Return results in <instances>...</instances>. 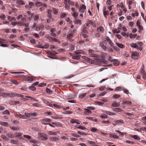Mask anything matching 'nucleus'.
Here are the masks:
<instances>
[{
  "mask_svg": "<svg viewBox=\"0 0 146 146\" xmlns=\"http://www.w3.org/2000/svg\"><path fill=\"white\" fill-rule=\"evenodd\" d=\"M52 10L54 13L55 15H56L58 13V11L56 8H53Z\"/></svg>",
  "mask_w": 146,
  "mask_h": 146,
  "instance_id": "obj_40",
  "label": "nucleus"
},
{
  "mask_svg": "<svg viewBox=\"0 0 146 146\" xmlns=\"http://www.w3.org/2000/svg\"><path fill=\"white\" fill-rule=\"evenodd\" d=\"M53 106L54 107L58 109H60L61 108L60 106L56 104H53Z\"/></svg>",
  "mask_w": 146,
  "mask_h": 146,
  "instance_id": "obj_45",
  "label": "nucleus"
},
{
  "mask_svg": "<svg viewBox=\"0 0 146 146\" xmlns=\"http://www.w3.org/2000/svg\"><path fill=\"white\" fill-rule=\"evenodd\" d=\"M131 57L134 60H137L139 58V54L137 52H133L131 56Z\"/></svg>",
  "mask_w": 146,
  "mask_h": 146,
  "instance_id": "obj_3",
  "label": "nucleus"
},
{
  "mask_svg": "<svg viewBox=\"0 0 146 146\" xmlns=\"http://www.w3.org/2000/svg\"><path fill=\"white\" fill-rule=\"evenodd\" d=\"M113 98H115L117 99L120 97V96L118 94H115L113 96Z\"/></svg>",
  "mask_w": 146,
  "mask_h": 146,
  "instance_id": "obj_60",
  "label": "nucleus"
},
{
  "mask_svg": "<svg viewBox=\"0 0 146 146\" xmlns=\"http://www.w3.org/2000/svg\"><path fill=\"white\" fill-rule=\"evenodd\" d=\"M52 123L56 126H60L61 125V124L59 122H52Z\"/></svg>",
  "mask_w": 146,
  "mask_h": 146,
  "instance_id": "obj_34",
  "label": "nucleus"
},
{
  "mask_svg": "<svg viewBox=\"0 0 146 146\" xmlns=\"http://www.w3.org/2000/svg\"><path fill=\"white\" fill-rule=\"evenodd\" d=\"M52 11V10L51 9L48 10L47 11V17L50 19H51L52 17L51 14Z\"/></svg>",
  "mask_w": 146,
  "mask_h": 146,
  "instance_id": "obj_7",
  "label": "nucleus"
},
{
  "mask_svg": "<svg viewBox=\"0 0 146 146\" xmlns=\"http://www.w3.org/2000/svg\"><path fill=\"white\" fill-rule=\"evenodd\" d=\"M131 15L133 17H135V16H137L138 15V13L136 11L134 13H132Z\"/></svg>",
  "mask_w": 146,
  "mask_h": 146,
  "instance_id": "obj_46",
  "label": "nucleus"
},
{
  "mask_svg": "<svg viewBox=\"0 0 146 146\" xmlns=\"http://www.w3.org/2000/svg\"><path fill=\"white\" fill-rule=\"evenodd\" d=\"M113 122L116 124H117L119 123H123V121L122 120L119 119L114 120L113 121Z\"/></svg>",
  "mask_w": 146,
  "mask_h": 146,
  "instance_id": "obj_12",
  "label": "nucleus"
},
{
  "mask_svg": "<svg viewBox=\"0 0 146 146\" xmlns=\"http://www.w3.org/2000/svg\"><path fill=\"white\" fill-rule=\"evenodd\" d=\"M90 130L92 132H95L98 131V129L95 127H92L91 128Z\"/></svg>",
  "mask_w": 146,
  "mask_h": 146,
  "instance_id": "obj_31",
  "label": "nucleus"
},
{
  "mask_svg": "<svg viewBox=\"0 0 146 146\" xmlns=\"http://www.w3.org/2000/svg\"><path fill=\"white\" fill-rule=\"evenodd\" d=\"M97 30L98 32L99 33H103L104 31V28L102 27H98Z\"/></svg>",
  "mask_w": 146,
  "mask_h": 146,
  "instance_id": "obj_10",
  "label": "nucleus"
},
{
  "mask_svg": "<svg viewBox=\"0 0 146 146\" xmlns=\"http://www.w3.org/2000/svg\"><path fill=\"white\" fill-rule=\"evenodd\" d=\"M115 44L117 46L120 48H123L124 47V46L122 44H119L117 42L115 43Z\"/></svg>",
  "mask_w": 146,
  "mask_h": 146,
  "instance_id": "obj_22",
  "label": "nucleus"
},
{
  "mask_svg": "<svg viewBox=\"0 0 146 146\" xmlns=\"http://www.w3.org/2000/svg\"><path fill=\"white\" fill-rule=\"evenodd\" d=\"M46 84L45 83H42L39 84V86L40 87H42L46 85Z\"/></svg>",
  "mask_w": 146,
  "mask_h": 146,
  "instance_id": "obj_52",
  "label": "nucleus"
},
{
  "mask_svg": "<svg viewBox=\"0 0 146 146\" xmlns=\"http://www.w3.org/2000/svg\"><path fill=\"white\" fill-rule=\"evenodd\" d=\"M42 121L43 122H51V120L50 119H48L47 118H45L42 119Z\"/></svg>",
  "mask_w": 146,
  "mask_h": 146,
  "instance_id": "obj_24",
  "label": "nucleus"
},
{
  "mask_svg": "<svg viewBox=\"0 0 146 146\" xmlns=\"http://www.w3.org/2000/svg\"><path fill=\"white\" fill-rule=\"evenodd\" d=\"M109 11H106L103 13L105 17L106 18L107 15L109 14Z\"/></svg>",
  "mask_w": 146,
  "mask_h": 146,
  "instance_id": "obj_28",
  "label": "nucleus"
},
{
  "mask_svg": "<svg viewBox=\"0 0 146 146\" xmlns=\"http://www.w3.org/2000/svg\"><path fill=\"white\" fill-rule=\"evenodd\" d=\"M123 104H124L131 105V102L130 101H127L124 102Z\"/></svg>",
  "mask_w": 146,
  "mask_h": 146,
  "instance_id": "obj_50",
  "label": "nucleus"
},
{
  "mask_svg": "<svg viewBox=\"0 0 146 146\" xmlns=\"http://www.w3.org/2000/svg\"><path fill=\"white\" fill-rule=\"evenodd\" d=\"M78 129H81L82 130H84L86 129V127L84 126H82L81 125L78 126V127H77Z\"/></svg>",
  "mask_w": 146,
  "mask_h": 146,
  "instance_id": "obj_54",
  "label": "nucleus"
},
{
  "mask_svg": "<svg viewBox=\"0 0 146 146\" xmlns=\"http://www.w3.org/2000/svg\"><path fill=\"white\" fill-rule=\"evenodd\" d=\"M29 88L32 91H35L36 90V88L34 86H29Z\"/></svg>",
  "mask_w": 146,
  "mask_h": 146,
  "instance_id": "obj_32",
  "label": "nucleus"
},
{
  "mask_svg": "<svg viewBox=\"0 0 146 146\" xmlns=\"http://www.w3.org/2000/svg\"><path fill=\"white\" fill-rule=\"evenodd\" d=\"M110 137H111L115 139H119V137L115 133L111 134H110Z\"/></svg>",
  "mask_w": 146,
  "mask_h": 146,
  "instance_id": "obj_11",
  "label": "nucleus"
},
{
  "mask_svg": "<svg viewBox=\"0 0 146 146\" xmlns=\"http://www.w3.org/2000/svg\"><path fill=\"white\" fill-rule=\"evenodd\" d=\"M114 62L113 64L115 66H117L119 64L117 60V61H115Z\"/></svg>",
  "mask_w": 146,
  "mask_h": 146,
  "instance_id": "obj_53",
  "label": "nucleus"
},
{
  "mask_svg": "<svg viewBox=\"0 0 146 146\" xmlns=\"http://www.w3.org/2000/svg\"><path fill=\"white\" fill-rule=\"evenodd\" d=\"M104 113H106L107 115H114V113L113 112H111L109 111H105Z\"/></svg>",
  "mask_w": 146,
  "mask_h": 146,
  "instance_id": "obj_25",
  "label": "nucleus"
},
{
  "mask_svg": "<svg viewBox=\"0 0 146 146\" xmlns=\"http://www.w3.org/2000/svg\"><path fill=\"white\" fill-rule=\"evenodd\" d=\"M72 113V111L68 110L66 111L65 112H64L63 113L64 114H71Z\"/></svg>",
  "mask_w": 146,
  "mask_h": 146,
  "instance_id": "obj_55",
  "label": "nucleus"
},
{
  "mask_svg": "<svg viewBox=\"0 0 146 146\" xmlns=\"http://www.w3.org/2000/svg\"><path fill=\"white\" fill-rule=\"evenodd\" d=\"M3 91L4 90L3 89L0 88V96H3Z\"/></svg>",
  "mask_w": 146,
  "mask_h": 146,
  "instance_id": "obj_56",
  "label": "nucleus"
},
{
  "mask_svg": "<svg viewBox=\"0 0 146 146\" xmlns=\"http://www.w3.org/2000/svg\"><path fill=\"white\" fill-rule=\"evenodd\" d=\"M14 95L15 96H17L18 97H20L21 98H24L25 96L22 94H15Z\"/></svg>",
  "mask_w": 146,
  "mask_h": 146,
  "instance_id": "obj_30",
  "label": "nucleus"
},
{
  "mask_svg": "<svg viewBox=\"0 0 146 146\" xmlns=\"http://www.w3.org/2000/svg\"><path fill=\"white\" fill-rule=\"evenodd\" d=\"M38 138L40 140H46L48 138V136L44 133L38 132Z\"/></svg>",
  "mask_w": 146,
  "mask_h": 146,
  "instance_id": "obj_1",
  "label": "nucleus"
},
{
  "mask_svg": "<svg viewBox=\"0 0 146 146\" xmlns=\"http://www.w3.org/2000/svg\"><path fill=\"white\" fill-rule=\"evenodd\" d=\"M36 6L37 7H40L42 5V3L41 2H38L36 3Z\"/></svg>",
  "mask_w": 146,
  "mask_h": 146,
  "instance_id": "obj_37",
  "label": "nucleus"
},
{
  "mask_svg": "<svg viewBox=\"0 0 146 146\" xmlns=\"http://www.w3.org/2000/svg\"><path fill=\"white\" fill-rule=\"evenodd\" d=\"M11 82L13 84H15V85H17L18 84V83L17 80H12Z\"/></svg>",
  "mask_w": 146,
  "mask_h": 146,
  "instance_id": "obj_51",
  "label": "nucleus"
},
{
  "mask_svg": "<svg viewBox=\"0 0 146 146\" xmlns=\"http://www.w3.org/2000/svg\"><path fill=\"white\" fill-rule=\"evenodd\" d=\"M75 53L77 54H85V52L83 50H76Z\"/></svg>",
  "mask_w": 146,
  "mask_h": 146,
  "instance_id": "obj_15",
  "label": "nucleus"
},
{
  "mask_svg": "<svg viewBox=\"0 0 146 146\" xmlns=\"http://www.w3.org/2000/svg\"><path fill=\"white\" fill-rule=\"evenodd\" d=\"M2 113L3 114H10V113L8 110H6L3 112Z\"/></svg>",
  "mask_w": 146,
  "mask_h": 146,
  "instance_id": "obj_33",
  "label": "nucleus"
},
{
  "mask_svg": "<svg viewBox=\"0 0 146 146\" xmlns=\"http://www.w3.org/2000/svg\"><path fill=\"white\" fill-rule=\"evenodd\" d=\"M122 90L123 91L124 93L127 94H128L129 93V91L127 89L125 88H123L122 89Z\"/></svg>",
  "mask_w": 146,
  "mask_h": 146,
  "instance_id": "obj_42",
  "label": "nucleus"
},
{
  "mask_svg": "<svg viewBox=\"0 0 146 146\" xmlns=\"http://www.w3.org/2000/svg\"><path fill=\"white\" fill-rule=\"evenodd\" d=\"M0 123L3 126H6L7 125L8 123L6 122L1 121L0 122Z\"/></svg>",
  "mask_w": 146,
  "mask_h": 146,
  "instance_id": "obj_44",
  "label": "nucleus"
},
{
  "mask_svg": "<svg viewBox=\"0 0 146 146\" xmlns=\"http://www.w3.org/2000/svg\"><path fill=\"white\" fill-rule=\"evenodd\" d=\"M77 133H78L82 135H87L86 133L85 132H80V131H78Z\"/></svg>",
  "mask_w": 146,
  "mask_h": 146,
  "instance_id": "obj_47",
  "label": "nucleus"
},
{
  "mask_svg": "<svg viewBox=\"0 0 146 146\" xmlns=\"http://www.w3.org/2000/svg\"><path fill=\"white\" fill-rule=\"evenodd\" d=\"M109 60L111 62H113L115 61H117V59L113 58V57L110 56L109 58Z\"/></svg>",
  "mask_w": 146,
  "mask_h": 146,
  "instance_id": "obj_27",
  "label": "nucleus"
},
{
  "mask_svg": "<svg viewBox=\"0 0 146 146\" xmlns=\"http://www.w3.org/2000/svg\"><path fill=\"white\" fill-rule=\"evenodd\" d=\"M46 92L49 94H50L52 93V91L49 88H47L46 90Z\"/></svg>",
  "mask_w": 146,
  "mask_h": 146,
  "instance_id": "obj_57",
  "label": "nucleus"
},
{
  "mask_svg": "<svg viewBox=\"0 0 146 146\" xmlns=\"http://www.w3.org/2000/svg\"><path fill=\"white\" fill-rule=\"evenodd\" d=\"M120 105L119 103H117L116 101H114L111 104V106L113 107H118Z\"/></svg>",
  "mask_w": 146,
  "mask_h": 146,
  "instance_id": "obj_13",
  "label": "nucleus"
},
{
  "mask_svg": "<svg viewBox=\"0 0 146 146\" xmlns=\"http://www.w3.org/2000/svg\"><path fill=\"white\" fill-rule=\"evenodd\" d=\"M19 103V102L18 101H15V100H12L11 101V104L12 105L17 104Z\"/></svg>",
  "mask_w": 146,
  "mask_h": 146,
  "instance_id": "obj_29",
  "label": "nucleus"
},
{
  "mask_svg": "<svg viewBox=\"0 0 146 146\" xmlns=\"http://www.w3.org/2000/svg\"><path fill=\"white\" fill-rule=\"evenodd\" d=\"M66 14L65 13H61V15H60V17L61 18H63L64 17H65Z\"/></svg>",
  "mask_w": 146,
  "mask_h": 146,
  "instance_id": "obj_61",
  "label": "nucleus"
},
{
  "mask_svg": "<svg viewBox=\"0 0 146 146\" xmlns=\"http://www.w3.org/2000/svg\"><path fill=\"white\" fill-rule=\"evenodd\" d=\"M133 137L135 139L139 140L140 139V138L137 135H135L133 136Z\"/></svg>",
  "mask_w": 146,
  "mask_h": 146,
  "instance_id": "obj_43",
  "label": "nucleus"
},
{
  "mask_svg": "<svg viewBox=\"0 0 146 146\" xmlns=\"http://www.w3.org/2000/svg\"><path fill=\"white\" fill-rule=\"evenodd\" d=\"M78 14L77 13L74 12L73 15V16L74 17L75 19H77V16H78Z\"/></svg>",
  "mask_w": 146,
  "mask_h": 146,
  "instance_id": "obj_35",
  "label": "nucleus"
},
{
  "mask_svg": "<svg viewBox=\"0 0 146 146\" xmlns=\"http://www.w3.org/2000/svg\"><path fill=\"white\" fill-rule=\"evenodd\" d=\"M86 118L87 119L91 120L92 121H94L95 122H97L98 121L97 119L92 117H87Z\"/></svg>",
  "mask_w": 146,
  "mask_h": 146,
  "instance_id": "obj_17",
  "label": "nucleus"
},
{
  "mask_svg": "<svg viewBox=\"0 0 146 146\" xmlns=\"http://www.w3.org/2000/svg\"><path fill=\"white\" fill-rule=\"evenodd\" d=\"M22 134L20 133H16L15 134V136L16 137L21 136Z\"/></svg>",
  "mask_w": 146,
  "mask_h": 146,
  "instance_id": "obj_63",
  "label": "nucleus"
},
{
  "mask_svg": "<svg viewBox=\"0 0 146 146\" xmlns=\"http://www.w3.org/2000/svg\"><path fill=\"white\" fill-rule=\"evenodd\" d=\"M88 52L90 56L95 57H98V55L94 54V51L93 50L90 49L89 50Z\"/></svg>",
  "mask_w": 146,
  "mask_h": 146,
  "instance_id": "obj_4",
  "label": "nucleus"
},
{
  "mask_svg": "<svg viewBox=\"0 0 146 146\" xmlns=\"http://www.w3.org/2000/svg\"><path fill=\"white\" fill-rule=\"evenodd\" d=\"M87 33H81L80 36L84 38H88V36L87 35Z\"/></svg>",
  "mask_w": 146,
  "mask_h": 146,
  "instance_id": "obj_21",
  "label": "nucleus"
},
{
  "mask_svg": "<svg viewBox=\"0 0 146 146\" xmlns=\"http://www.w3.org/2000/svg\"><path fill=\"white\" fill-rule=\"evenodd\" d=\"M10 128L11 129L17 131L19 130V128L18 127H15V126H13L11 127Z\"/></svg>",
  "mask_w": 146,
  "mask_h": 146,
  "instance_id": "obj_19",
  "label": "nucleus"
},
{
  "mask_svg": "<svg viewBox=\"0 0 146 146\" xmlns=\"http://www.w3.org/2000/svg\"><path fill=\"white\" fill-rule=\"evenodd\" d=\"M91 113V111L88 109V110H87V111H85V114L87 115H88L89 114Z\"/></svg>",
  "mask_w": 146,
  "mask_h": 146,
  "instance_id": "obj_49",
  "label": "nucleus"
},
{
  "mask_svg": "<svg viewBox=\"0 0 146 146\" xmlns=\"http://www.w3.org/2000/svg\"><path fill=\"white\" fill-rule=\"evenodd\" d=\"M23 117H22V119H28L29 118V116L28 113H25V114L23 115Z\"/></svg>",
  "mask_w": 146,
  "mask_h": 146,
  "instance_id": "obj_18",
  "label": "nucleus"
},
{
  "mask_svg": "<svg viewBox=\"0 0 146 146\" xmlns=\"http://www.w3.org/2000/svg\"><path fill=\"white\" fill-rule=\"evenodd\" d=\"M86 9V6L82 4V7H80L79 9V11L80 13H83L85 11V10Z\"/></svg>",
  "mask_w": 146,
  "mask_h": 146,
  "instance_id": "obj_5",
  "label": "nucleus"
},
{
  "mask_svg": "<svg viewBox=\"0 0 146 146\" xmlns=\"http://www.w3.org/2000/svg\"><path fill=\"white\" fill-rule=\"evenodd\" d=\"M113 110L115 111H121V109L120 108H114Z\"/></svg>",
  "mask_w": 146,
  "mask_h": 146,
  "instance_id": "obj_41",
  "label": "nucleus"
},
{
  "mask_svg": "<svg viewBox=\"0 0 146 146\" xmlns=\"http://www.w3.org/2000/svg\"><path fill=\"white\" fill-rule=\"evenodd\" d=\"M48 39L51 42L52 41H54L57 42H60L58 39H56V38L52 37L50 36H49Z\"/></svg>",
  "mask_w": 146,
  "mask_h": 146,
  "instance_id": "obj_8",
  "label": "nucleus"
},
{
  "mask_svg": "<svg viewBox=\"0 0 146 146\" xmlns=\"http://www.w3.org/2000/svg\"><path fill=\"white\" fill-rule=\"evenodd\" d=\"M131 46L132 47L136 49H138L140 50L142 49L141 46H139V45L136 43H133L131 45Z\"/></svg>",
  "mask_w": 146,
  "mask_h": 146,
  "instance_id": "obj_6",
  "label": "nucleus"
},
{
  "mask_svg": "<svg viewBox=\"0 0 146 146\" xmlns=\"http://www.w3.org/2000/svg\"><path fill=\"white\" fill-rule=\"evenodd\" d=\"M29 116L30 117V116H36L37 115V113L36 112H33L28 113Z\"/></svg>",
  "mask_w": 146,
  "mask_h": 146,
  "instance_id": "obj_23",
  "label": "nucleus"
},
{
  "mask_svg": "<svg viewBox=\"0 0 146 146\" xmlns=\"http://www.w3.org/2000/svg\"><path fill=\"white\" fill-rule=\"evenodd\" d=\"M76 20L74 21V23L76 24H79L80 25H81L82 24L81 21L80 20H78L76 19Z\"/></svg>",
  "mask_w": 146,
  "mask_h": 146,
  "instance_id": "obj_26",
  "label": "nucleus"
},
{
  "mask_svg": "<svg viewBox=\"0 0 146 146\" xmlns=\"http://www.w3.org/2000/svg\"><path fill=\"white\" fill-rule=\"evenodd\" d=\"M50 139H51L53 141H56V140L57 139V138L56 137H51L50 138Z\"/></svg>",
  "mask_w": 146,
  "mask_h": 146,
  "instance_id": "obj_58",
  "label": "nucleus"
},
{
  "mask_svg": "<svg viewBox=\"0 0 146 146\" xmlns=\"http://www.w3.org/2000/svg\"><path fill=\"white\" fill-rule=\"evenodd\" d=\"M103 42L105 44H107L108 42L110 45L111 47H113V43L112 42L111 40L108 36H105L102 37Z\"/></svg>",
  "mask_w": 146,
  "mask_h": 146,
  "instance_id": "obj_2",
  "label": "nucleus"
},
{
  "mask_svg": "<svg viewBox=\"0 0 146 146\" xmlns=\"http://www.w3.org/2000/svg\"><path fill=\"white\" fill-rule=\"evenodd\" d=\"M73 34L70 32H68L67 35H66V38L68 39H70L73 36Z\"/></svg>",
  "mask_w": 146,
  "mask_h": 146,
  "instance_id": "obj_9",
  "label": "nucleus"
},
{
  "mask_svg": "<svg viewBox=\"0 0 146 146\" xmlns=\"http://www.w3.org/2000/svg\"><path fill=\"white\" fill-rule=\"evenodd\" d=\"M137 34H134L133 35L132 33H131L129 35V37L130 38H135L137 36Z\"/></svg>",
  "mask_w": 146,
  "mask_h": 146,
  "instance_id": "obj_36",
  "label": "nucleus"
},
{
  "mask_svg": "<svg viewBox=\"0 0 146 146\" xmlns=\"http://www.w3.org/2000/svg\"><path fill=\"white\" fill-rule=\"evenodd\" d=\"M86 95V93H81L79 96V97L81 99H82Z\"/></svg>",
  "mask_w": 146,
  "mask_h": 146,
  "instance_id": "obj_20",
  "label": "nucleus"
},
{
  "mask_svg": "<svg viewBox=\"0 0 146 146\" xmlns=\"http://www.w3.org/2000/svg\"><path fill=\"white\" fill-rule=\"evenodd\" d=\"M16 3L17 4H20L22 5H24L25 4L24 2L22 0H17Z\"/></svg>",
  "mask_w": 146,
  "mask_h": 146,
  "instance_id": "obj_16",
  "label": "nucleus"
},
{
  "mask_svg": "<svg viewBox=\"0 0 146 146\" xmlns=\"http://www.w3.org/2000/svg\"><path fill=\"white\" fill-rule=\"evenodd\" d=\"M23 137L25 138L28 139H30L31 138V136L27 135H23Z\"/></svg>",
  "mask_w": 146,
  "mask_h": 146,
  "instance_id": "obj_64",
  "label": "nucleus"
},
{
  "mask_svg": "<svg viewBox=\"0 0 146 146\" xmlns=\"http://www.w3.org/2000/svg\"><path fill=\"white\" fill-rule=\"evenodd\" d=\"M52 117L54 119H59L60 118L57 115H56L54 116H52Z\"/></svg>",
  "mask_w": 146,
  "mask_h": 146,
  "instance_id": "obj_59",
  "label": "nucleus"
},
{
  "mask_svg": "<svg viewBox=\"0 0 146 146\" xmlns=\"http://www.w3.org/2000/svg\"><path fill=\"white\" fill-rule=\"evenodd\" d=\"M115 131L119 133L120 135L121 136H123L124 134L123 133L121 132L119 130H115Z\"/></svg>",
  "mask_w": 146,
  "mask_h": 146,
  "instance_id": "obj_48",
  "label": "nucleus"
},
{
  "mask_svg": "<svg viewBox=\"0 0 146 146\" xmlns=\"http://www.w3.org/2000/svg\"><path fill=\"white\" fill-rule=\"evenodd\" d=\"M27 81L30 82H31L34 80V78L31 76H28L27 78Z\"/></svg>",
  "mask_w": 146,
  "mask_h": 146,
  "instance_id": "obj_14",
  "label": "nucleus"
},
{
  "mask_svg": "<svg viewBox=\"0 0 146 146\" xmlns=\"http://www.w3.org/2000/svg\"><path fill=\"white\" fill-rule=\"evenodd\" d=\"M82 32L81 33H88V31L86 29H82Z\"/></svg>",
  "mask_w": 146,
  "mask_h": 146,
  "instance_id": "obj_62",
  "label": "nucleus"
},
{
  "mask_svg": "<svg viewBox=\"0 0 146 146\" xmlns=\"http://www.w3.org/2000/svg\"><path fill=\"white\" fill-rule=\"evenodd\" d=\"M48 134L49 135H55L56 134V133L55 132H53L52 131H48Z\"/></svg>",
  "mask_w": 146,
  "mask_h": 146,
  "instance_id": "obj_39",
  "label": "nucleus"
},
{
  "mask_svg": "<svg viewBox=\"0 0 146 146\" xmlns=\"http://www.w3.org/2000/svg\"><path fill=\"white\" fill-rule=\"evenodd\" d=\"M122 90V88L120 86L117 87L115 89V91L117 92L118 91H121Z\"/></svg>",
  "mask_w": 146,
  "mask_h": 146,
  "instance_id": "obj_38",
  "label": "nucleus"
}]
</instances>
